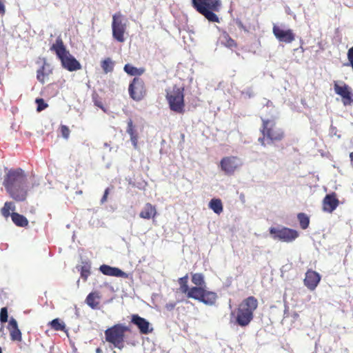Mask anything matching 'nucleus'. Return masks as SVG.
Masks as SVG:
<instances>
[{
  "label": "nucleus",
  "instance_id": "f257e3e1",
  "mask_svg": "<svg viewBox=\"0 0 353 353\" xmlns=\"http://www.w3.org/2000/svg\"><path fill=\"white\" fill-rule=\"evenodd\" d=\"M27 176L21 168L10 169L3 176V185L16 201H24L28 196Z\"/></svg>",
  "mask_w": 353,
  "mask_h": 353
},
{
  "label": "nucleus",
  "instance_id": "f03ea898",
  "mask_svg": "<svg viewBox=\"0 0 353 353\" xmlns=\"http://www.w3.org/2000/svg\"><path fill=\"white\" fill-rule=\"evenodd\" d=\"M259 305L258 300L254 296L244 299L238 305L236 311V323L241 327H245L254 319V313Z\"/></svg>",
  "mask_w": 353,
  "mask_h": 353
},
{
  "label": "nucleus",
  "instance_id": "7ed1b4c3",
  "mask_svg": "<svg viewBox=\"0 0 353 353\" xmlns=\"http://www.w3.org/2000/svg\"><path fill=\"white\" fill-rule=\"evenodd\" d=\"M262 125L260 128V132L263 135L259 138V141L261 145L265 146V141L268 143H274L281 141L285 137L284 131L276 125L274 119H265L261 117Z\"/></svg>",
  "mask_w": 353,
  "mask_h": 353
},
{
  "label": "nucleus",
  "instance_id": "20e7f679",
  "mask_svg": "<svg viewBox=\"0 0 353 353\" xmlns=\"http://www.w3.org/2000/svg\"><path fill=\"white\" fill-rule=\"evenodd\" d=\"M50 50L54 52L61 61L63 68L70 72L77 71L81 68V63L67 50L62 39L59 37Z\"/></svg>",
  "mask_w": 353,
  "mask_h": 353
},
{
  "label": "nucleus",
  "instance_id": "39448f33",
  "mask_svg": "<svg viewBox=\"0 0 353 353\" xmlns=\"http://www.w3.org/2000/svg\"><path fill=\"white\" fill-rule=\"evenodd\" d=\"M192 6L210 22L219 23V17L215 14L221 7L220 0H192Z\"/></svg>",
  "mask_w": 353,
  "mask_h": 353
},
{
  "label": "nucleus",
  "instance_id": "423d86ee",
  "mask_svg": "<svg viewBox=\"0 0 353 353\" xmlns=\"http://www.w3.org/2000/svg\"><path fill=\"white\" fill-rule=\"evenodd\" d=\"M128 327L117 323L105 330V341L119 350L125 347V332L129 331Z\"/></svg>",
  "mask_w": 353,
  "mask_h": 353
},
{
  "label": "nucleus",
  "instance_id": "0eeeda50",
  "mask_svg": "<svg viewBox=\"0 0 353 353\" xmlns=\"http://www.w3.org/2000/svg\"><path fill=\"white\" fill-rule=\"evenodd\" d=\"M166 98L171 110L178 114L185 112L184 87L174 85Z\"/></svg>",
  "mask_w": 353,
  "mask_h": 353
},
{
  "label": "nucleus",
  "instance_id": "6e6552de",
  "mask_svg": "<svg viewBox=\"0 0 353 353\" xmlns=\"http://www.w3.org/2000/svg\"><path fill=\"white\" fill-rule=\"evenodd\" d=\"M188 298L199 301L208 305H214L217 299L216 293L208 291L203 287H192L186 294Z\"/></svg>",
  "mask_w": 353,
  "mask_h": 353
},
{
  "label": "nucleus",
  "instance_id": "1a4fd4ad",
  "mask_svg": "<svg viewBox=\"0 0 353 353\" xmlns=\"http://www.w3.org/2000/svg\"><path fill=\"white\" fill-rule=\"evenodd\" d=\"M269 231L274 239L288 243L293 241L299 236V232L296 230L286 227H272Z\"/></svg>",
  "mask_w": 353,
  "mask_h": 353
},
{
  "label": "nucleus",
  "instance_id": "9d476101",
  "mask_svg": "<svg viewBox=\"0 0 353 353\" xmlns=\"http://www.w3.org/2000/svg\"><path fill=\"white\" fill-rule=\"evenodd\" d=\"M112 37L120 43L125 41V32L126 31V23L124 21L122 14L120 12L112 16Z\"/></svg>",
  "mask_w": 353,
  "mask_h": 353
},
{
  "label": "nucleus",
  "instance_id": "9b49d317",
  "mask_svg": "<svg viewBox=\"0 0 353 353\" xmlns=\"http://www.w3.org/2000/svg\"><path fill=\"white\" fill-rule=\"evenodd\" d=\"M334 90L341 97L345 106L353 104V92L347 84L343 81H334Z\"/></svg>",
  "mask_w": 353,
  "mask_h": 353
},
{
  "label": "nucleus",
  "instance_id": "f8f14e48",
  "mask_svg": "<svg viewBox=\"0 0 353 353\" xmlns=\"http://www.w3.org/2000/svg\"><path fill=\"white\" fill-rule=\"evenodd\" d=\"M129 94L135 101H140L146 95L144 82L140 78L135 77L129 85Z\"/></svg>",
  "mask_w": 353,
  "mask_h": 353
},
{
  "label": "nucleus",
  "instance_id": "ddd939ff",
  "mask_svg": "<svg viewBox=\"0 0 353 353\" xmlns=\"http://www.w3.org/2000/svg\"><path fill=\"white\" fill-rule=\"evenodd\" d=\"M240 165L239 159L234 156L223 157L220 161L221 170L229 175L233 174Z\"/></svg>",
  "mask_w": 353,
  "mask_h": 353
},
{
  "label": "nucleus",
  "instance_id": "4468645a",
  "mask_svg": "<svg viewBox=\"0 0 353 353\" xmlns=\"http://www.w3.org/2000/svg\"><path fill=\"white\" fill-rule=\"evenodd\" d=\"M272 32L275 37L281 42L292 43L295 39V34L292 30H283L279 26L274 25Z\"/></svg>",
  "mask_w": 353,
  "mask_h": 353
},
{
  "label": "nucleus",
  "instance_id": "2eb2a0df",
  "mask_svg": "<svg viewBox=\"0 0 353 353\" xmlns=\"http://www.w3.org/2000/svg\"><path fill=\"white\" fill-rule=\"evenodd\" d=\"M130 323L137 327L141 334H148L152 331V328L150 326V323L138 314H132L131 316Z\"/></svg>",
  "mask_w": 353,
  "mask_h": 353
},
{
  "label": "nucleus",
  "instance_id": "dca6fc26",
  "mask_svg": "<svg viewBox=\"0 0 353 353\" xmlns=\"http://www.w3.org/2000/svg\"><path fill=\"white\" fill-rule=\"evenodd\" d=\"M339 204V201L334 192L326 194L322 201V208L325 212L332 213Z\"/></svg>",
  "mask_w": 353,
  "mask_h": 353
},
{
  "label": "nucleus",
  "instance_id": "f3484780",
  "mask_svg": "<svg viewBox=\"0 0 353 353\" xmlns=\"http://www.w3.org/2000/svg\"><path fill=\"white\" fill-rule=\"evenodd\" d=\"M321 275L314 270H308L303 280L304 285L310 290H314L321 281Z\"/></svg>",
  "mask_w": 353,
  "mask_h": 353
},
{
  "label": "nucleus",
  "instance_id": "a211bd4d",
  "mask_svg": "<svg viewBox=\"0 0 353 353\" xmlns=\"http://www.w3.org/2000/svg\"><path fill=\"white\" fill-rule=\"evenodd\" d=\"M8 330L10 333L11 341L17 342H21L22 341V334L18 327L17 321L12 317H11L9 321Z\"/></svg>",
  "mask_w": 353,
  "mask_h": 353
},
{
  "label": "nucleus",
  "instance_id": "6ab92c4d",
  "mask_svg": "<svg viewBox=\"0 0 353 353\" xmlns=\"http://www.w3.org/2000/svg\"><path fill=\"white\" fill-rule=\"evenodd\" d=\"M52 73V70L50 65L44 61L42 66L37 71V79L40 83L43 84L46 82V78Z\"/></svg>",
  "mask_w": 353,
  "mask_h": 353
},
{
  "label": "nucleus",
  "instance_id": "aec40b11",
  "mask_svg": "<svg viewBox=\"0 0 353 353\" xmlns=\"http://www.w3.org/2000/svg\"><path fill=\"white\" fill-rule=\"evenodd\" d=\"M99 270L107 276L123 277L125 274L121 270L118 268L111 267L108 265H102L99 268Z\"/></svg>",
  "mask_w": 353,
  "mask_h": 353
},
{
  "label": "nucleus",
  "instance_id": "412c9836",
  "mask_svg": "<svg viewBox=\"0 0 353 353\" xmlns=\"http://www.w3.org/2000/svg\"><path fill=\"white\" fill-rule=\"evenodd\" d=\"M128 127L126 129V132L130 134V140L132 141V145L134 148L137 147V143H138V133L136 130L135 125H133V121L132 119H129L128 120Z\"/></svg>",
  "mask_w": 353,
  "mask_h": 353
},
{
  "label": "nucleus",
  "instance_id": "4be33fe9",
  "mask_svg": "<svg viewBox=\"0 0 353 353\" xmlns=\"http://www.w3.org/2000/svg\"><path fill=\"white\" fill-rule=\"evenodd\" d=\"M100 298L99 292H92L87 296L85 302L91 308L97 309L99 305Z\"/></svg>",
  "mask_w": 353,
  "mask_h": 353
},
{
  "label": "nucleus",
  "instance_id": "5701e85b",
  "mask_svg": "<svg viewBox=\"0 0 353 353\" xmlns=\"http://www.w3.org/2000/svg\"><path fill=\"white\" fill-rule=\"evenodd\" d=\"M11 218L13 223L19 227H26L28 225V220L23 215L17 212H12Z\"/></svg>",
  "mask_w": 353,
  "mask_h": 353
},
{
  "label": "nucleus",
  "instance_id": "b1692460",
  "mask_svg": "<svg viewBox=\"0 0 353 353\" xmlns=\"http://www.w3.org/2000/svg\"><path fill=\"white\" fill-rule=\"evenodd\" d=\"M124 71L130 76H141L145 72L143 68H136L130 63H127L124 65Z\"/></svg>",
  "mask_w": 353,
  "mask_h": 353
},
{
  "label": "nucleus",
  "instance_id": "393cba45",
  "mask_svg": "<svg viewBox=\"0 0 353 353\" xmlns=\"http://www.w3.org/2000/svg\"><path fill=\"white\" fill-rule=\"evenodd\" d=\"M209 208L217 214H220L223 210V203L220 199H211L209 203Z\"/></svg>",
  "mask_w": 353,
  "mask_h": 353
},
{
  "label": "nucleus",
  "instance_id": "a878e982",
  "mask_svg": "<svg viewBox=\"0 0 353 353\" xmlns=\"http://www.w3.org/2000/svg\"><path fill=\"white\" fill-rule=\"evenodd\" d=\"M192 282L195 285L194 287H206L204 276L201 273H194L192 274Z\"/></svg>",
  "mask_w": 353,
  "mask_h": 353
},
{
  "label": "nucleus",
  "instance_id": "bb28decb",
  "mask_svg": "<svg viewBox=\"0 0 353 353\" xmlns=\"http://www.w3.org/2000/svg\"><path fill=\"white\" fill-rule=\"evenodd\" d=\"M101 66L104 73L107 74L113 71L114 63L111 58L108 57L101 61Z\"/></svg>",
  "mask_w": 353,
  "mask_h": 353
},
{
  "label": "nucleus",
  "instance_id": "cd10ccee",
  "mask_svg": "<svg viewBox=\"0 0 353 353\" xmlns=\"http://www.w3.org/2000/svg\"><path fill=\"white\" fill-rule=\"evenodd\" d=\"M49 325L55 331L66 332L65 324L59 319H54L49 323Z\"/></svg>",
  "mask_w": 353,
  "mask_h": 353
},
{
  "label": "nucleus",
  "instance_id": "c85d7f7f",
  "mask_svg": "<svg viewBox=\"0 0 353 353\" xmlns=\"http://www.w3.org/2000/svg\"><path fill=\"white\" fill-rule=\"evenodd\" d=\"M221 43L229 48H236L237 43L232 39L228 33H224L222 37Z\"/></svg>",
  "mask_w": 353,
  "mask_h": 353
},
{
  "label": "nucleus",
  "instance_id": "c756f323",
  "mask_svg": "<svg viewBox=\"0 0 353 353\" xmlns=\"http://www.w3.org/2000/svg\"><path fill=\"white\" fill-rule=\"evenodd\" d=\"M298 220L299 221L300 227L303 230H305L308 228L310 224V219L307 215L305 213H299L297 215Z\"/></svg>",
  "mask_w": 353,
  "mask_h": 353
},
{
  "label": "nucleus",
  "instance_id": "7c9ffc66",
  "mask_svg": "<svg viewBox=\"0 0 353 353\" xmlns=\"http://www.w3.org/2000/svg\"><path fill=\"white\" fill-rule=\"evenodd\" d=\"M14 209L15 206L14 203L7 201L4 203V206L1 209V214L4 217L8 218L10 216H11L12 213H10V211L14 210Z\"/></svg>",
  "mask_w": 353,
  "mask_h": 353
},
{
  "label": "nucleus",
  "instance_id": "2f4dec72",
  "mask_svg": "<svg viewBox=\"0 0 353 353\" xmlns=\"http://www.w3.org/2000/svg\"><path fill=\"white\" fill-rule=\"evenodd\" d=\"M188 274H186L185 276H184L179 279L180 290L182 293L185 294L188 293V292L190 290V288L188 287Z\"/></svg>",
  "mask_w": 353,
  "mask_h": 353
},
{
  "label": "nucleus",
  "instance_id": "473e14b6",
  "mask_svg": "<svg viewBox=\"0 0 353 353\" xmlns=\"http://www.w3.org/2000/svg\"><path fill=\"white\" fill-rule=\"evenodd\" d=\"M153 212V208L150 204H146L144 209L141 212L140 216L143 219H150Z\"/></svg>",
  "mask_w": 353,
  "mask_h": 353
},
{
  "label": "nucleus",
  "instance_id": "72a5a7b5",
  "mask_svg": "<svg viewBox=\"0 0 353 353\" xmlns=\"http://www.w3.org/2000/svg\"><path fill=\"white\" fill-rule=\"evenodd\" d=\"M90 274V266L88 264L84 265L81 268V276L86 281Z\"/></svg>",
  "mask_w": 353,
  "mask_h": 353
},
{
  "label": "nucleus",
  "instance_id": "f704fd0d",
  "mask_svg": "<svg viewBox=\"0 0 353 353\" xmlns=\"http://www.w3.org/2000/svg\"><path fill=\"white\" fill-rule=\"evenodd\" d=\"M92 100L94 102V104L105 111V108L103 104V102L101 101V99L99 97V96L97 94H94L92 95Z\"/></svg>",
  "mask_w": 353,
  "mask_h": 353
},
{
  "label": "nucleus",
  "instance_id": "c9c22d12",
  "mask_svg": "<svg viewBox=\"0 0 353 353\" xmlns=\"http://www.w3.org/2000/svg\"><path fill=\"white\" fill-rule=\"evenodd\" d=\"M36 103L37 104V110L41 112L48 107V104L44 101L43 99H37Z\"/></svg>",
  "mask_w": 353,
  "mask_h": 353
},
{
  "label": "nucleus",
  "instance_id": "e433bc0d",
  "mask_svg": "<svg viewBox=\"0 0 353 353\" xmlns=\"http://www.w3.org/2000/svg\"><path fill=\"white\" fill-rule=\"evenodd\" d=\"M8 309L7 307H2L0 312V321L3 323L8 321Z\"/></svg>",
  "mask_w": 353,
  "mask_h": 353
},
{
  "label": "nucleus",
  "instance_id": "4c0bfd02",
  "mask_svg": "<svg viewBox=\"0 0 353 353\" xmlns=\"http://www.w3.org/2000/svg\"><path fill=\"white\" fill-rule=\"evenodd\" d=\"M60 131H61V135L63 138H65L66 139H68V137L70 136V130L68 126H66L65 125H61Z\"/></svg>",
  "mask_w": 353,
  "mask_h": 353
},
{
  "label": "nucleus",
  "instance_id": "58836bf2",
  "mask_svg": "<svg viewBox=\"0 0 353 353\" xmlns=\"http://www.w3.org/2000/svg\"><path fill=\"white\" fill-rule=\"evenodd\" d=\"M109 193H110V188H106L105 190L104 194H103V196H102V198L101 199V203H104L105 202L107 201Z\"/></svg>",
  "mask_w": 353,
  "mask_h": 353
},
{
  "label": "nucleus",
  "instance_id": "ea45409f",
  "mask_svg": "<svg viewBox=\"0 0 353 353\" xmlns=\"http://www.w3.org/2000/svg\"><path fill=\"white\" fill-rule=\"evenodd\" d=\"M347 59L349 64L353 63V47L350 48L347 52Z\"/></svg>",
  "mask_w": 353,
  "mask_h": 353
},
{
  "label": "nucleus",
  "instance_id": "a19ab883",
  "mask_svg": "<svg viewBox=\"0 0 353 353\" xmlns=\"http://www.w3.org/2000/svg\"><path fill=\"white\" fill-rule=\"evenodd\" d=\"M6 12L5 0H0V14L3 15Z\"/></svg>",
  "mask_w": 353,
  "mask_h": 353
},
{
  "label": "nucleus",
  "instance_id": "79ce46f5",
  "mask_svg": "<svg viewBox=\"0 0 353 353\" xmlns=\"http://www.w3.org/2000/svg\"><path fill=\"white\" fill-rule=\"evenodd\" d=\"M96 353H102V350L100 347L97 348Z\"/></svg>",
  "mask_w": 353,
  "mask_h": 353
},
{
  "label": "nucleus",
  "instance_id": "37998d69",
  "mask_svg": "<svg viewBox=\"0 0 353 353\" xmlns=\"http://www.w3.org/2000/svg\"><path fill=\"white\" fill-rule=\"evenodd\" d=\"M349 65H351V67H352V68L353 70V62L352 63L349 64Z\"/></svg>",
  "mask_w": 353,
  "mask_h": 353
},
{
  "label": "nucleus",
  "instance_id": "c03bdc74",
  "mask_svg": "<svg viewBox=\"0 0 353 353\" xmlns=\"http://www.w3.org/2000/svg\"><path fill=\"white\" fill-rule=\"evenodd\" d=\"M0 353H3V352H2V349H1V347H0Z\"/></svg>",
  "mask_w": 353,
  "mask_h": 353
}]
</instances>
